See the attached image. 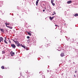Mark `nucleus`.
<instances>
[{
    "instance_id": "nucleus-1",
    "label": "nucleus",
    "mask_w": 78,
    "mask_h": 78,
    "mask_svg": "<svg viewBox=\"0 0 78 78\" xmlns=\"http://www.w3.org/2000/svg\"><path fill=\"white\" fill-rule=\"evenodd\" d=\"M11 47H12V48H15L16 47V45H15V44H12L11 45Z\"/></svg>"
},
{
    "instance_id": "nucleus-2",
    "label": "nucleus",
    "mask_w": 78,
    "mask_h": 78,
    "mask_svg": "<svg viewBox=\"0 0 78 78\" xmlns=\"http://www.w3.org/2000/svg\"><path fill=\"white\" fill-rule=\"evenodd\" d=\"M65 55H64V53L63 52H62L60 54V56L61 57H63V56H64Z\"/></svg>"
},
{
    "instance_id": "nucleus-3",
    "label": "nucleus",
    "mask_w": 78,
    "mask_h": 78,
    "mask_svg": "<svg viewBox=\"0 0 78 78\" xmlns=\"http://www.w3.org/2000/svg\"><path fill=\"white\" fill-rule=\"evenodd\" d=\"M13 42H15V43H16V45H17V44H19V41H14V40H13Z\"/></svg>"
},
{
    "instance_id": "nucleus-4",
    "label": "nucleus",
    "mask_w": 78,
    "mask_h": 78,
    "mask_svg": "<svg viewBox=\"0 0 78 78\" xmlns=\"http://www.w3.org/2000/svg\"><path fill=\"white\" fill-rule=\"evenodd\" d=\"M12 51H11V52H10V53L11 54V56H13L15 54L14 52H12Z\"/></svg>"
},
{
    "instance_id": "nucleus-5",
    "label": "nucleus",
    "mask_w": 78,
    "mask_h": 78,
    "mask_svg": "<svg viewBox=\"0 0 78 78\" xmlns=\"http://www.w3.org/2000/svg\"><path fill=\"white\" fill-rule=\"evenodd\" d=\"M68 4H70V3H72V1H69L67 2Z\"/></svg>"
},
{
    "instance_id": "nucleus-6",
    "label": "nucleus",
    "mask_w": 78,
    "mask_h": 78,
    "mask_svg": "<svg viewBox=\"0 0 78 78\" xmlns=\"http://www.w3.org/2000/svg\"><path fill=\"white\" fill-rule=\"evenodd\" d=\"M16 45L17 47H19V46H21V45H22V44H20L19 43L16 44Z\"/></svg>"
},
{
    "instance_id": "nucleus-7",
    "label": "nucleus",
    "mask_w": 78,
    "mask_h": 78,
    "mask_svg": "<svg viewBox=\"0 0 78 78\" xmlns=\"http://www.w3.org/2000/svg\"><path fill=\"white\" fill-rule=\"evenodd\" d=\"M0 41H1H1H3V38L2 37H0Z\"/></svg>"
},
{
    "instance_id": "nucleus-8",
    "label": "nucleus",
    "mask_w": 78,
    "mask_h": 78,
    "mask_svg": "<svg viewBox=\"0 0 78 78\" xmlns=\"http://www.w3.org/2000/svg\"><path fill=\"white\" fill-rule=\"evenodd\" d=\"M5 40H4V42H5V43L6 44H8V42H6V39H7L6 38V37H5Z\"/></svg>"
},
{
    "instance_id": "nucleus-9",
    "label": "nucleus",
    "mask_w": 78,
    "mask_h": 78,
    "mask_svg": "<svg viewBox=\"0 0 78 78\" xmlns=\"http://www.w3.org/2000/svg\"><path fill=\"white\" fill-rule=\"evenodd\" d=\"M49 19L50 20H52L53 19H54V17H50L49 18Z\"/></svg>"
},
{
    "instance_id": "nucleus-10",
    "label": "nucleus",
    "mask_w": 78,
    "mask_h": 78,
    "mask_svg": "<svg viewBox=\"0 0 78 78\" xmlns=\"http://www.w3.org/2000/svg\"><path fill=\"white\" fill-rule=\"evenodd\" d=\"M39 2V0H37L36 2V5L37 6V4H38V2Z\"/></svg>"
},
{
    "instance_id": "nucleus-11",
    "label": "nucleus",
    "mask_w": 78,
    "mask_h": 78,
    "mask_svg": "<svg viewBox=\"0 0 78 78\" xmlns=\"http://www.w3.org/2000/svg\"><path fill=\"white\" fill-rule=\"evenodd\" d=\"M1 32H2V33H5L4 31V30L3 29H1Z\"/></svg>"
},
{
    "instance_id": "nucleus-12",
    "label": "nucleus",
    "mask_w": 78,
    "mask_h": 78,
    "mask_svg": "<svg viewBox=\"0 0 78 78\" xmlns=\"http://www.w3.org/2000/svg\"><path fill=\"white\" fill-rule=\"evenodd\" d=\"M5 25H6V26L7 27H8V26H7L8 25H10V24H9V23H5Z\"/></svg>"
},
{
    "instance_id": "nucleus-13",
    "label": "nucleus",
    "mask_w": 78,
    "mask_h": 78,
    "mask_svg": "<svg viewBox=\"0 0 78 78\" xmlns=\"http://www.w3.org/2000/svg\"><path fill=\"white\" fill-rule=\"evenodd\" d=\"M74 16L75 17H76L77 16H78V13H76L74 15Z\"/></svg>"
},
{
    "instance_id": "nucleus-14",
    "label": "nucleus",
    "mask_w": 78,
    "mask_h": 78,
    "mask_svg": "<svg viewBox=\"0 0 78 78\" xmlns=\"http://www.w3.org/2000/svg\"><path fill=\"white\" fill-rule=\"evenodd\" d=\"M7 27L8 28H10V29H12V27H9V26H8Z\"/></svg>"
},
{
    "instance_id": "nucleus-15",
    "label": "nucleus",
    "mask_w": 78,
    "mask_h": 78,
    "mask_svg": "<svg viewBox=\"0 0 78 78\" xmlns=\"http://www.w3.org/2000/svg\"><path fill=\"white\" fill-rule=\"evenodd\" d=\"M21 46L22 47H23V48H26L23 45H21Z\"/></svg>"
},
{
    "instance_id": "nucleus-16",
    "label": "nucleus",
    "mask_w": 78,
    "mask_h": 78,
    "mask_svg": "<svg viewBox=\"0 0 78 78\" xmlns=\"http://www.w3.org/2000/svg\"><path fill=\"white\" fill-rule=\"evenodd\" d=\"M51 3L52 4L53 6H55V3H54L53 2H51Z\"/></svg>"
},
{
    "instance_id": "nucleus-17",
    "label": "nucleus",
    "mask_w": 78,
    "mask_h": 78,
    "mask_svg": "<svg viewBox=\"0 0 78 78\" xmlns=\"http://www.w3.org/2000/svg\"><path fill=\"white\" fill-rule=\"evenodd\" d=\"M1 69H4L5 67L3 66H2L1 67Z\"/></svg>"
},
{
    "instance_id": "nucleus-18",
    "label": "nucleus",
    "mask_w": 78,
    "mask_h": 78,
    "mask_svg": "<svg viewBox=\"0 0 78 78\" xmlns=\"http://www.w3.org/2000/svg\"><path fill=\"white\" fill-rule=\"evenodd\" d=\"M28 34L29 35V36H31V33L28 32Z\"/></svg>"
},
{
    "instance_id": "nucleus-19",
    "label": "nucleus",
    "mask_w": 78,
    "mask_h": 78,
    "mask_svg": "<svg viewBox=\"0 0 78 78\" xmlns=\"http://www.w3.org/2000/svg\"><path fill=\"white\" fill-rule=\"evenodd\" d=\"M2 53L3 54H4V53H5V51H2Z\"/></svg>"
},
{
    "instance_id": "nucleus-20",
    "label": "nucleus",
    "mask_w": 78,
    "mask_h": 78,
    "mask_svg": "<svg viewBox=\"0 0 78 78\" xmlns=\"http://www.w3.org/2000/svg\"><path fill=\"white\" fill-rule=\"evenodd\" d=\"M55 1V0H51V3H53Z\"/></svg>"
},
{
    "instance_id": "nucleus-21",
    "label": "nucleus",
    "mask_w": 78,
    "mask_h": 78,
    "mask_svg": "<svg viewBox=\"0 0 78 78\" xmlns=\"http://www.w3.org/2000/svg\"><path fill=\"white\" fill-rule=\"evenodd\" d=\"M9 43H10V44H11V41H10V40H9Z\"/></svg>"
},
{
    "instance_id": "nucleus-22",
    "label": "nucleus",
    "mask_w": 78,
    "mask_h": 78,
    "mask_svg": "<svg viewBox=\"0 0 78 78\" xmlns=\"http://www.w3.org/2000/svg\"><path fill=\"white\" fill-rule=\"evenodd\" d=\"M53 13H54V14H56V12H55V11H54V12H53Z\"/></svg>"
},
{
    "instance_id": "nucleus-23",
    "label": "nucleus",
    "mask_w": 78,
    "mask_h": 78,
    "mask_svg": "<svg viewBox=\"0 0 78 78\" xmlns=\"http://www.w3.org/2000/svg\"><path fill=\"white\" fill-rule=\"evenodd\" d=\"M27 39H30V37H29V36H27Z\"/></svg>"
},
{
    "instance_id": "nucleus-24",
    "label": "nucleus",
    "mask_w": 78,
    "mask_h": 78,
    "mask_svg": "<svg viewBox=\"0 0 78 78\" xmlns=\"http://www.w3.org/2000/svg\"><path fill=\"white\" fill-rule=\"evenodd\" d=\"M55 26H56V27H59V26L58 25H55Z\"/></svg>"
},
{
    "instance_id": "nucleus-25",
    "label": "nucleus",
    "mask_w": 78,
    "mask_h": 78,
    "mask_svg": "<svg viewBox=\"0 0 78 78\" xmlns=\"http://www.w3.org/2000/svg\"><path fill=\"white\" fill-rule=\"evenodd\" d=\"M76 72H77V71L76 70L75 71V73H76Z\"/></svg>"
},
{
    "instance_id": "nucleus-26",
    "label": "nucleus",
    "mask_w": 78,
    "mask_h": 78,
    "mask_svg": "<svg viewBox=\"0 0 78 78\" xmlns=\"http://www.w3.org/2000/svg\"><path fill=\"white\" fill-rule=\"evenodd\" d=\"M44 11H45V10L44 9V10H43V12H44Z\"/></svg>"
},
{
    "instance_id": "nucleus-27",
    "label": "nucleus",
    "mask_w": 78,
    "mask_h": 78,
    "mask_svg": "<svg viewBox=\"0 0 78 78\" xmlns=\"http://www.w3.org/2000/svg\"><path fill=\"white\" fill-rule=\"evenodd\" d=\"M55 14H52V16H54V15H55Z\"/></svg>"
},
{
    "instance_id": "nucleus-28",
    "label": "nucleus",
    "mask_w": 78,
    "mask_h": 78,
    "mask_svg": "<svg viewBox=\"0 0 78 78\" xmlns=\"http://www.w3.org/2000/svg\"><path fill=\"white\" fill-rule=\"evenodd\" d=\"M30 41V40H28V41H27L28 42V41Z\"/></svg>"
},
{
    "instance_id": "nucleus-29",
    "label": "nucleus",
    "mask_w": 78,
    "mask_h": 78,
    "mask_svg": "<svg viewBox=\"0 0 78 78\" xmlns=\"http://www.w3.org/2000/svg\"><path fill=\"white\" fill-rule=\"evenodd\" d=\"M30 32H31V31H30Z\"/></svg>"
}]
</instances>
